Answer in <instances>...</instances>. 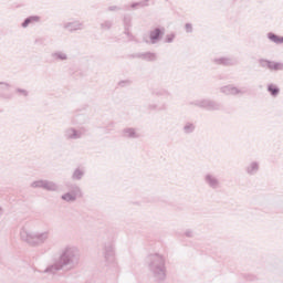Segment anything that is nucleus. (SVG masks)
Segmentation results:
<instances>
[{"label": "nucleus", "instance_id": "obj_4", "mask_svg": "<svg viewBox=\"0 0 283 283\" xmlns=\"http://www.w3.org/2000/svg\"><path fill=\"white\" fill-rule=\"evenodd\" d=\"M32 21H36V18H29L23 22V28H28V25H30V23H32Z\"/></svg>", "mask_w": 283, "mask_h": 283}, {"label": "nucleus", "instance_id": "obj_2", "mask_svg": "<svg viewBox=\"0 0 283 283\" xmlns=\"http://www.w3.org/2000/svg\"><path fill=\"white\" fill-rule=\"evenodd\" d=\"M269 92H271L272 96H277L280 90H277V88L275 87V85H270V86H269Z\"/></svg>", "mask_w": 283, "mask_h": 283}, {"label": "nucleus", "instance_id": "obj_6", "mask_svg": "<svg viewBox=\"0 0 283 283\" xmlns=\"http://www.w3.org/2000/svg\"><path fill=\"white\" fill-rule=\"evenodd\" d=\"M49 189H54V186H50Z\"/></svg>", "mask_w": 283, "mask_h": 283}, {"label": "nucleus", "instance_id": "obj_5", "mask_svg": "<svg viewBox=\"0 0 283 283\" xmlns=\"http://www.w3.org/2000/svg\"><path fill=\"white\" fill-rule=\"evenodd\" d=\"M64 200H74V197L72 195H65L63 197Z\"/></svg>", "mask_w": 283, "mask_h": 283}, {"label": "nucleus", "instance_id": "obj_1", "mask_svg": "<svg viewBox=\"0 0 283 283\" xmlns=\"http://www.w3.org/2000/svg\"><path fill=\"white\" fill-rule=\"evenodd\" d=\"M268 38L270 41H273V43H283V36L275 35L274 33H269Z\"/></svg>", "mask_w": 283, "mask_h": 283}, {"label": "nucleus", "instance_id": "obj_3", "mask_svg": "<svg viewBox=\"0 0 283 283\" xmlns=\"http://www.w3.org/2000/svg\"><path fill=\"white\" fill-rule=\"evenodd\" d=\"M160 36V30L156 29L150 33V39L156 40Z\"/></svg>", "mask_w": 283, "mask_h": 283}]
</instances>
